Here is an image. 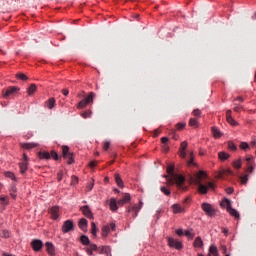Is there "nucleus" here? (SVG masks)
I'll return each instance as SVG.
<instances>
[{
	"mask_svg": "<svg viewBox=\"0 0 256 256\" xmlns=\"http://www.w3.org/2000/svg\"><path fill=\"white\" fill-rule=\"evenodd\" d=\"M205 177H207V174H205L204 171L200 170L198 173L195 174V177L192 178L195 185H198V192L201 195H207L209 189H215V184L213 182H208L207 185L201 183V181H203Z\"/></svg>",
	"mask_w": 256,
	"mask_h": 256,
	"instance_id": "nucleus-1",
	"label": "nucleus"
},
{
	"mask_svg": "<svg viewBox=\"0 0 256 256\" xmlns=\"http://www.w3.org/2000/svg\"><path fill=\"white\" fill-rule=\"evenodd\" d=\"M167 179V185H172L176 184L177 189L180 191H187V186H185V176L183 175H173V176H164Z\"/></svg>",
	"mask_w": 256,
	"mask_h": 256,
	"instance_id": "nucleus-2",
	"label": "nucleus"
},
{
	"mask_svg": "<svg viewBox=\"0 0 256 256\" xmlns=\"http://www.w3.org/2000/svg\"><path fill=\"white\" fill-rule=\"evenodd\" d=\"M80 243L82 245H88V247L85 248V251L87 255L93 256V251H100V253H103V251H107V247H102V249H99L95 244H91V241L89 240V237L87 235H82L80 237Z\"/></svg>",
	"mask_w": 256,
	"mask_h": 256,
	"instance_id": "nucleus-3",
	"label": "nucleus"
},
{
	"mask_svg": "<svg viewBox=\"0 0 256 256\" xmlns=\"http://www.w3.org/2000/svg\"><path fill=\"white\" fill-rule=\"evenodd\" d=\"M95 97H96L95 92H90L89 95H87L84 99H82L78 103L77 109H85V107H87V105L93 104V99H95Z\"/></svg>",
	"mask_w": 256,
	"mask_h": 256,
	"instance_id": "nucleus-4",
	"label": "nucleus"
},
{
	"mask_svg": "<svg viewBox=\"0 0 256 256\" xmlns=\"http://www.w3.org/2000/svg\"><path fill=\"white\" fill-rule=\"evenodd\" d=\"M201 207H202V211H204V213H206V215H208V217H215L216 210L213 207V205H211L207 202H204V203H202Z\"/></svg>",
	"mask_w": 256,
	"mask_h": 256,
	"instance_id": "nucleus-5",
	"label": "nucleus"
},
{
	"mask_svg": "<svg viewBox=\"0 0 256 256\" xmlns=\"http://www.w3.org/2000/svg\"><path fill=\"white\" fill-rule=\"evenodd\" d=\"M221 205H224L228 211V213H230V215H232V217H235V219H239V212H237V210L233 209L231 207V201L229 199H225Z\"/></svg>",
	"mask_w": 256,
	"mask_h": 256,
	"instance_id": "nucleus-6",
	"label": "nucleus"
},
{
	"mask_svg": "<svg viewBox=\"0 0 256 256\" xmlns=\"http://www.w3.org/2000/svg\"><path fill=\"white\" fill-rule=\"evenodd\" d=\"M142 207H143V202H140V204H134L133 206H129L127 209V212L132 213V217L133 219H135L139 211H141Z\"/></svg>",
	"mask_w": 256,
	"mask_h": 256,
	"instance_id": "nucleus-7",
	"label": "nucleus"
},
{
	"mask_svg": "<svg viewBox=\"0 0 256 256\" xmlns=\"http://www.w3.org/2000/svg\"><path fill=\"white\" fill-rule=\"evenodd\" d=\"M62 153H63L64 159H68V165H73L74 163L73 153L69 151V146H63Z\"/></svg>",
	"mask_w": 256,
	"mask_h": 256,
	"instance_id": "nucleus-8",
	"label": "nucleus"
},
{
	"mask_svg": "<svg viewBox=\"0 0 256 256\" xmlns=\"http://www.w3.org/2000/svg\"><path fill=\"white\" fill-rule=\"evenodd\" d=\"M74 227L73 220H66L62 226V233H69L73 231Z\"/></svg>",
	"mask_w": 256,
	"mask_h": 256,
	"instance_id": "nucleus-9",
	"label": "nucleus"
},
{
	"mask_svg": "<svg viewBox=\"0 0 256 256\" xmlns=\"http://www.w3.org/2000/svg\"><path fill=\"white\" fill-rule=\"evenodd\" d=\"M31 247H32L33 251L39 252V251H41V249H43V241H41L39 239H34L31 242Z\"/></svg>",
	"mask_w": 256,
	"mask_h": 256,
	"instance_id": "nucleus-10",
	"label": "nucleus"
},
{
	"mask_svg": "<svg viewBox=\"0 0 256 256\" xmlns=\"http://www.w3.org/2000/svg\"><path fill=\"white\" fill-rule=\"evenodd\" d=\"M115 231V223H110V225H105L102 227V236L107 237L110 231Z\"/></svg>",
	"mask_w": 256,
	"mask_h": 256,
	"instance_id": "nucleus-11",
	"label": "nucleus"
},
{
	"mask_svg": "<svg viewBox=\"0 0 256 256\" xmlns=\"http://www.w3.org/2000/svg\"><path fill=\"white\" fill-rule=\"evenodd\" d=\"M168 245L170 247H174V249H183V244L180 241H177L174 238H169L168 239Z\"/></svg>",
	"mask_w": 256,
	"mask_h": 256,
	"instance_id": "nucleus-12",
	"label": "nucleus"
},
{
	"mask_svg": "<svg viewBox=\"0 0 256 256\" xmlns=\"http://www.w3.org/2000/svg\"><path fill=\"white\" fill-rule=\"evenodd\" d=\"M17 91H19V88L15 86L9 87L6 91H3V97L7 99V97H10V95H13V93H17Z\"/></svg>",
	"mask_w": 256,
	"mask_h": 256,
	"instance_id": "nucleus-13",
	"label": "nucleus"
},
{
	"mask_svg": "<svg viewBox=\"0 0 256 256\" xmlns=\"http://www.w3.org/2000/svg\"><path fill=\"white\" fill-rule=\"evenodd\" d=\"M51 215V219L57 220L59 219V206H54L49 211Z\"/></svg>",
	"mask_w": 256,
	"mask_h": 256,
	"instance_id": "nucleus-14",
	"label": "nucleus"
},
{
	"mask_svg": "<svg viewBox=\"0 0 256 256\" xmlns=\"http://www.w3.org/2000/svg\"><path fill=\"white\" fill-rule=\"evenodd\" d=\"M81 211L85 217H87L88 219H93V213L91 212L89 206L81 207Z\"/></svg>",
	"mask_w": 256,
	"mask_h": 256,
	"instance_id": "nucleus-15",
	"label": "nucleus"
},
{
	"mask_svg": "<svg viewBox=\"0 0 256 256\" xmlns=\"http://www.w3.org/2000/svg\"><path fill=\"white\" fill-rule=\"evenodd\" d=\"M187 149V141H183L180 145V157H182V159H185V157H187V152H185Z\"/></svg>",
	"mask_w": 256,
	"mask_h": 256,
	"instance_id": "nucleus-16",
	"label": "nucleus"
},
{
	"mask_svg": "<svg viewBox=\"0 0 256 256\" xmlns=\"http://www.w3.org/2000/svg\"><path fill=\"white\" fill-rule=\"evenodd\" d=\"M18 165L21 175H25V173H27V169H29V162H19Z\"/></svg>",
	"mask_w": 256,
	"mask_h": 256,
	"instance_id": "nucleus-17",
	"label": "nucleus"
},
{
	"mask_svg": "<svg viewBox=\"0 0 256 256\" xmlns=\"http://www.w3.org/2000/svg\"><path fill=\"white\" fill-rule=\"evenodd\" d=\"M229 175H233V171H231L230 169H226V170L220 171V173L218 174V177L219 179H227V176Z\"/></svg>",
	"mask_w": 256,
	"mask_h": 256,
	"instance_id": "nucleus-18",
	"label": "nucleus"
},
{
	"mask_svg": "<svg viewBox=\"0 0 256 256\" xmlns=\"http://www.w3.org/2000/svg\"><path fill=\"white\" fill-rule=\"evenodd\" d=\"M172 211L175 214H177V213H185V207H182L179 204H173L172 205Z\"/></svg>",
	"mask_w": 256,
	"mask_h": 256,
	"instance_id": "nucleus-19",
	"label": "nucleus"
},
{
	"mask_svg": "<svg viewBox=\"0 0 256 256\" xmlns=\"http://www.w3.org/2000/svg\"><path fill=\"white\" fill-rule=\"evenodd\" d=\"M45 247H46L47 253H49L51 256L55 255V247L53 246V243L46 242Z\"/></svg>",
	"mask_w": 256,
	"mask_h": 256,
	"instance_id": "nucleus-20",
	"label": "nucleus"
},
{
	"mask_svg": "<svg viewBox=\"0 0 256 256\" xmlns=\"http://www.w3.org/2000/svg\"><path fill=\"white\" fill-rule=\"evenodd\" d=\"M231 110H227L226 112V120L230 125H237V122L233 119V117L231 116Z\"/></svg>",
	"mask_w": 256,
	"mask_h": 256,
	"instance_id": "nucleus-21",
	"label": "nucleus"
},
{
	"mask_svg": "<svg viewBox=\"0 0 256 256\" xmlns=\"http://www.w3.org/2000/svg\"><path fill=\"white\" fill-rule=\"evenodd\" d=\"M212 135L213 137H215V139H220V137L223 136V134L221 133V130H219V128L217 127H212Z\"/></svg>",
	"mask_w": 256,
	"mask_h": 256,
	"instance_id": "nucleus-22",
	"label": "nucleus"
},
{
	"mask_svg": "<svg viewBox=\"0 0 256 256\" xmlns=\"http://www.w3.org/2000/svg\"><path fill=\"white\" fill-rule=\"evenodd\" d=\"M129 201H131V195L130 194H125V196L118 201V205H125V203H129Z\"/></svg>",
	"mask_w": 256,
	"mask_h": 256,
	"instance_id": "nucleus-23",
	"label": "nucleus"
},
{
	"mask_svg": "<svg viewBox=\"0 0 256 256\" xmlns=\"http://www.w3.org/2000/svg\"><path fill=\"white\" fill-rule=\"evenodd\" d=\"M87 219L82 218L80 219L79 223H78V227L82 230L85 231V229H87Z\"/></svg>",
	"mask_w": 256,
	"mask_h": 256,
	"instance_id": "nucleus-24",
	"label": "nucleus"
},
{
	"mask_svg": "<svg viewBox=\"0 0 256 256\" xmlns=\"http://www.w3.org/2000/svg\"><path fill=\"white\" fill-rule=\"evenodd\" d=\"M17 186L16 185H12L10 188V196L12 199H17Z\"/></svg>",
	"mask_w": 256,
	"mask_h": 256,
	"instance_id": "nucleus-25",
	"label": "nucleus"
},
{
	"mask_svg": "<svg viewBox=\"0 0 256 256\" xmlns=\"http://www.w3.org/2000/svg\"><path fill=\"white\" fill-rule=\"evenodd\" d=\"M45 105L48 109H53V107H55V98L48 99Z\"/></svg>",
	"mask_w": 256,
	"mask_h": 256,
	"instance_id": "nucleus-26",
	"label": "nucleus"
},
{
	"mask_svg": "<svg viewBox=\"0 0 256 256\" xmlns=\"http://www.w3.org/2000/svg\"><path fill=\"white\" fill-rule=\"evenodd\" d=\"M110 209L111 211H117V200L115 198H111L110 200Z\"/></svg>",
	"mask_w": 256,
	"mask_h": 256,
	"instance_id": "nucleus-27",
	"label": "nucleus"
},
{
	"mask_svg": "<svg viewBox=\"0 0 256 256\" xmlns=\"http://www.w3.org/2000/svg\"><path fill=\"white\" fill-rule=\"evenodd\" d=\"M37 143H23L21 144V147L23 149H34V147H37Z\"/></svg>",
	"mask_w": 256,
	"mask_h": 256,
	"instance_id": "nucleus-28",
	"label": "nucleus"
},
{
	"mask_svg": "<svg viewBox=\"0 0 256 256\" xmlns=\"http://www.w3.org/2000/svg\"><path fill=\"white\" fill-rule=\"evenodd\" d=\"M218 157L220 161H227V159L229 158V154L226 152H219Z\"/></svg>",
	"mask_w": 256,
	"mask_h": 256,
	"instance_id": "nucleus-29",
	"label": "nucleus"
},
{
	"mask_svg": "<svg viewBox=\"0 0 256 256\" xmlns=\"http://www.w3.org/2000/svg\"><path fill=\"white\" fill-rule=\"evenodd\" d=\"M115 182L117 183L118 187H123V180L121 179V176L119 174H115Z\"/></svg>",
	"mask_w": 256,
	"mask_h": 256,
	"instance_id": "nucleus-30",
	"label": "nucleus"
},
{
	"mask_svg": "<svg viewBox=\"0 0 256 256\" xmlns=\"http://www.w3.org/2000/svg\"><path fill=\"white\" fill-rule=\"evenodd\" d=\"M0 203L1 205H9V197L5 196V195H1L0 196Z\"/></svg>",
	"mask_w": 256,
	"mask_h": 256,
	"instance_id": "nucleus-31",
	"label": "nucleus"
},
{
	"mask_svg": "<svg viewBox=\"0 0 256 256\" xmlns=\"http://www.w3.org/2000/svg\"><path fill=\"white\" fill-rule=\"evenodd\" d=\"M37 91V86L35 84H31L30 87L27 89L28 95H33Z\"/></svg>",
	"mask_w": 256,
	"mask_h": 256,
	"instance_id": "nucleus-32",
	"label": "nucleus"
},
{
	"mask_svg": "<svg viewBox=\"0 0 256 256\" xmlns=\"http://www.w3.org/2000/svg\"><path fill=\"white\" fill-rule=\"evenodd\" d=\"M189 125L190 127H199V121H197V118H190Z\"/></svg>",
	"mask_w": 256,
	"mask_h": 256,
	"instance_id": "nucleus-33",
	"label": "nucleus"
},
{
	"mask_svg": "<svg viewBox=\"0 0 256 256\" xmlns=\"http://www.w3.org/2000/svg\"><path fill=\"white\" fill-rule=\"evenodd\" d=\"M40 159H51V154L49 152H39Z\"/></svg>",
	"mask_w": 256,
	"mask_h": 256,
	"instance_id": "nucleus-34",
	"label": "nucleus"
},
{
	"mask_svg": "<svg viewBox=\"0 0 256 256\" xmlns=\"http://www.w3.org/2000/svg\"><path fill=\"white\" fill-rule=\"evenodd\" d=\"M97 225H95V222L91 223V233L93 235V237H97Z\"/></svg>",
	"mask_w": 256,
	"mask_h": 256,
	"instance_id": "nucleus-35",
	"label": "nucleus"
},
{
	"mask_svg": "<svg viewBox=\"0 0 256 256\" xmlns=\"http://www.w3.org/2000/svg\"><path fill=\"white\" fill-rule=\"evenodd\" d=\"M194 247H203V240H201V237H197L194 241Z\"/></svg>",
	"mask_w": 256,
	"mask_h": 256,
	"instance_id": "nucleus-36",
	"label": "nucleus"
},
{
	"mask_svg": "<svg viewBox=\"0 0 256 256\" xmlns=\"http://www.w3.org/2000/svg\"><path fill=\"white\" fill-rule=\"evenodd\" d=\"M173 171H175V166L169 165L167 167V173H168V175H170V177L173 176V175H180V174H174Z\"/></svg>",
	"mask_w": 256,
	"mask_h": 256,
	"instance_id": "nucleus-37",
	"label": "nucleus"
},
{
	"mask_svg": "<svg viewBox=\"0 0 256 256\" xmlns=\"http://www.w3.org/2000/svg\"><path fill=\"white\" fill-rule=\"evenodd\" d=\"M185 236L188 237V239H193V237H195V233H193V229L191 230H186L184 232Z\"/></svg>",
	"mask_w": 256,
	"mask_h": 256,
	"instance_id": "nucleus-38",
	"label": "nucleus"
},
{
	"mask_svg": "<svg viewBox=\"0 0 256 256\" xmlns=\"http://www.w3.org/2000/svg\"><path fill=\"white\" fill-rule=\"evenodd\" d=\"M160 191L162 193H164V195H166L167 197H169L171 195V191L169 189H167V187H165V186H161Z\"/></svg>",
	"mask_w": 256,
	"mask_h": 256,
	"instance_id": "nucleus-39",
	"label": "nucleus"
},
{
	"mask_svg": "<svg viewBox=\"0 0 256 256\" xmlns=\"http://www.w3.org/2000/svg\"><path fill=\"white\" fill-rule=\"evenodd\" d=\"M5 177L12 179V181H17V177H15V174L13 172H5Z\"/></svg>",
	"mask_w": 256,
	"mask_h": 256,
	"instance_id": "nucleus-40",
	"label": "nucleus"
},
{
	"mask_svg": "<svg viewBox=\"0 0 256 256\" xmlns=\"http://www.w3.org/2000/svg\"><path fill=\"white\" fill-rule=\"evenodd\" d=\"M16 77H17V79H20V81H27V79H29L27 77V75H25L23 73L16 74Z\"/></svg>",
	"mask_w": 256,
	"mask_h": 256,
	"instance_id": "nucleus-41",
	"label": "nucleus"
},
{
	"mask_svg": "<svg viewBox=\"0 0 256 256\" xmlns=\"http://www.w3.org/2000/svg\"><path fill=\"white\" fill-rule=\"evenodd\" d=\"M195 160V156H193V152H190V160H188V166L191 167V165H195V162H193Z\"/></svg>",
	"mask_w": 256,
	"mask_h": 256,
	"instance_id": "nucleus-42",
	"label": "nucleus"
},
{
	"mask_svg": "<svg viewBox=\"0 0 256 256\" xmlns=\"http://www.w3.org/2000/svg\"><path fill=\"white\" fill-rule=\"evenodd\" d=\"M241 183L242 185H245L247 183V181H249V175H244L240 177Z\"/></svg>",
	"mask_w": 256,
	"mask_h": 256,
	"instance_id": "nucleus-43",
	"label": "nucleus"
},
{
	"mask_svg": "<svg viewBox=\"0 0 256 256\" xmlns=\"http://www.w3.org/2000/svg\"><path fill=\"white\" fill-rule=\"evenodd\" d=\"M240 149L247 151V149H249V144L247 142L240 143Z\"/></svg>",
	"mask_w": 256,
	"mask_h": 256,
	"instance_id": "nucleus-44",
	"label": "nucleus"
},
{
	"mask_svg": "<svg viewBox=\"0 0 256 256\" xmlns=\"http://www.w3.org/2000/svg\"><path fill=\"white\" fill-rule=\"evenodd\" d=\"M247 170H246V173H253V171H255V166L254 164H248L247 165Z\"/></svg>",
	"mask_w": 256,
	"mask_h": 256,
	"instance_id": "nucleus-45",
	"label": "nucleus"
},
{
	"mask_svg": "<svg viewBox=\"0 0 256 256\" xmlns=\"http://www.w3.org/2000/svg\"><path fill=\"white\" fill-rule=\"evenodd\" d=\"M228 149H230V151H237V146H235L233 142H228Z\"/></svg>",
	"mask_w": 256,
	"mask_h": 256,
	"instance_id": "nucleus-46",
	"label": "nucleus"
},
{
	"mask_svg": "<svg viewBox=\"0 0 256 256\" xmlns=\"http://www.w3.org/2000/svg\"><path fill=\"white\" fill-rule=\"evenodd\" d=\"M241 160H236L233 162V167H235V169H241Z\"/></svg>",
	"mask_w": 256,
	"mask_h": 256,
	"instance_id": "nucleus-47",
	"label": "nucleus"
},
{
	"mask_svg": "<svg viewBox=\"0 0 256 256\" xmlns=\"http://www.w3.org/2000/svg\"><path fill=\"white\" fill-rule=\"evenodd\" d=\"M209 253L216 256L217 255V248L215 246H210Z\"/></svg>",
	"mask_w": 256,
	"mask_h": 256,
	"instance_id": "nucleus-48",
	"label": "nucleus"
},
{
	"mask_svg": "<svg viewBox=\"0 0 256 256\" xmlns=\"http://www.w3.org/2000/svg\"><path fill=\"white\" fill-rule=\"evenodd\" d=\"M185 125H186L185 123L180 122V123L176 124V129L178 131H181V129H185Z\"/></svg>",
	"mask_w": 256,
	"mask_h": 256,
	"instance_id": "nucleus-49",
	"label": "nucleus"
},
{
	"mask_svg": "<svg viewBox=\"0 0 256 256\" xmlns=\"http://www.w3.org/2000/svg\"><path fill=\"white\" fill-rule=\"evenodd\" d=\"M246 165H254L253 156L246 157Z\"/></svg>",
	"mask_w": 256,
	"mask_h": 256,
	"instance_id": "nucleus-50",
	"label": "nucleus"
},
{
	"mask_svg": "<svg viewBox=\"0 0 256 256\" xmlns=\"http://www.w3.org/2000/svg\"><path fill=\"white\" fill-rule=\"evenodd\" d=\"M192 114L194 115V117H201V110L195 109L193 110Z\"/></svg>",
	"mask_w": 256,
	"mask_h": 256,
	"instance_id": "nucleus-51",
	"label": "nucleus"
},
{
	"mask_svg": "<svg viewBox=\"0 0 256 256\" xmlns=\"http://www.w3.org/2000/svg\"><path fill=\"white\" fill-rule=\"evenodd\" d=\"M82 117L83 119H89V117H91V111H85L82 113Z\"/></svg>",
	"mask_w": 256,
	"mask_h": 256,
	"instance_id": "nucleus-52",
	"label": "nucleus"
},
{
	"mask_svg": "<svg viewBox=\"0 0 256 256\" xmlns=\"http://www.w3.org/2000/svg\"><path fill=\"white\" fill-rule=\"evenodd\" d=\"M110 146H111V142H109V141L104 142V144H103L104 151H107Z\"/></svg>",
	"mask_w": 256,
	"mask_h": 256,
	"instance_id": "nucleus-53",
	"label": "nucleus"
},
{
	"mask_svg": "<svg viewBox=\"0 0 256 256\" xmlns=\"http://www.w3.org/2000/svg\"><path fill=\"white\" fill-rule=\"evenodd\" d=\"M51 157L52 159H54L55 161L59 160V155L57 154V152H51Z\"/></svg>",
	"mask_w": 256,
	"mask_h": 256,
	"instance_id": "nucleus-54",
	"label": "nucleus"
},
{
	"mask_svg": "<svg viewBox=\"0 0 256 256\" xmlns=\"http://www.w3.org/2000/svg\"><path fill=\"white\" fill-rule=\"evenodd\" d=\"M22 163H29V157L27 156V154H23V161Z\"/></svg>",
	"mask_w": 256,
	"mask_h": 256,
	"instance_id": "nucleus-55",
	"label": "nucleus"
},
{
	"mask_svg": "<svg viewBox=\"0 0 256 256\" xmlns=\"http://www.w3.org/2000/svg\"><path fill=\"white\" fill-rule=\"evenodd\" d=\"M57 179H58V181H62L63 180V172L62 171L58 172Z\"/></svg>",
	"mask_w": 256,
	"mask_h": 256,
	"instance_id": "nucleus-56",
	"label": "nucleus"
},
{
	"mask_svg": "<svg viewBox=\"0 0 256 256\" xmlns=\"http://www.w3.org/2000/svg\"><path fill=\"white\" fill-rule=\"evenodd\" d=\"M160 134H161V130L156 129V130L154 131V137H159Z\"/></svg>",
	"mask_w": 256,
	"mask_h": 256,
	"instance_id": "nucleus-57",
	"label": "nucleus"
},
{
	"mask_svg": "<svg viewBox=\"0 0 256 256\" xmlns=\"http://www.w3.org/2000/svg\"><path fill=\"white\" fill-rule=\"evenodd\" d=\"M241 109H243V107H241V106H236V107H234V111H235L236 113H239V111H241Z\"/></svg>",
	"mask_w": 256,
	"mask_h": 256,
	"instance_id": "nucleus-58",
	"label": "nucleus"
},
{
	"mask_svg": "<svg viewBox=\"0 0 256 256\" xmlns=\"http://www.w3.org/2000/svg\"><path fill=\"white\" fill-rule=\"evenodd\" d=\"M176 235H179L181 237V235H183V229L176 230Z\"/></svg>",
	"mask_w": 256,
	"mask_h": 256,
	"instance_id": "nucleus-59",
	"label": "nucleus"
},
{
	"mask_svg": "<svg viewBox=\"0 0 256 256\" xmlns=\"http://www.w3.org/2000/svg\"><path fill=\"white\" fill-rule=\"evenodd\" d=\"M90 167H92V169H93V167H97V161H91Z\"/></svg>",
	"mask_w": 256,
	"mask_h": 256,
	"instance_id": "nucleus-60",
	"label": "nucleus"
},
{
	"mask_svg": "<svg viewBox=\"0 0 256 256\" xmlns=\"http://www.w3.org/2000/svg\"><path fill=\"white\" fill-rule=\"evenodd\" d=\"M161 141H162V143H163L164 145H166V143L169 141V138L163 137V138L161 139Z\"/></svg>",
	"mask_w": 256,
	"mask_h": 256,
	"instance_id": "nucleus-61",
	"label": "nucleus"
},
{
	"mask_svg": "<svg viewBox=\"0 0 256 256\" xmlns=\"http://www.w3.org/2000/svg\"><path fill=\"white\" fill-rule=\"evenodd\" d=\"M251 147H255L256 145V138L254 137L250 143Z\"/></svg>",
	"mask_w": 256,
	"mask_h": 256,
	"instance_id": "nucleus-62",
	"label": "nucleus"
},
{
	"mask_svg": "<svg viewBox=\"0 0 256 256\" xmlns=\"http://www.w3.org/2000/svg\"><path fill=\"white\" fill-rule=\"evenodd\" d=\"M62 93H63V95H65V97H67V95H69V90L63 89Z\"/></svg>",
	"mask_w": 256,
	"mask_h": 256,
	"instance_id": "nucleus-63",
	"label": "nucleus"
},
{
	"mask_svg": "<svg viewBox=\"0 0 256 256\" xmlns=\"http://www.w3.org/2000/svg\"><path fill=\"white\" fill-rule=\"evenodd\" d=\"M226 193H228V195H231V193H233V188H227Z\"/></svg>",
	"mask_w": 256,
	"mask_h": 256,
	"instance_id": "nucleus-64",
	"label": "nucleus"
}]
</instances>
